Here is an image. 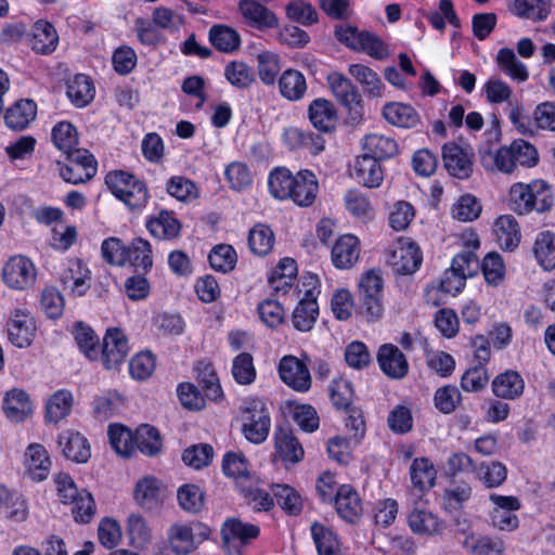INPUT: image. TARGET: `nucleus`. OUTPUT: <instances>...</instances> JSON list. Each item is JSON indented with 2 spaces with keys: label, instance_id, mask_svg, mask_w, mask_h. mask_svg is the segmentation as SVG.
Instances as JSON below:
<instances>
[{
  "label": "nucleus",
  "instance_id": "nucleus-22",
  "mask_svg": "<svg viewBox=\"0 0 555 555\" xmlns=\"http://www.w3.org/2000/svg\"><path fill=\"white\" fill-rule=\"evenodd\" d=\"M25 469L35 481L44 480L51 469V459L47 449L40 443H30L25 451Z\"/></svg>",
  "mask_w": 555,
  "mask_h": 555
},
{
  "label": "nucleus",
  "instance_id": "nucleus-27",
  "mask_svg": "<svg viewBox=\"0 0 555 555\" xmlns=\"http://www.w3.org/2000/svg\"><path fill=\"white\" fill-rule=\"evenodd\" d=\"M238 10L245 22L258 29L278 26L275 14L255 0H241Z\"/></svg>",
  "mask_w": 555,
  "mask_h": 555
},
{
  "label": "nucleus",
  "instance_id": "nucleus-14",
  "mask_svg": "<svg viewBox=\"0 0 555 555\" xmlns=\"http://www.w3.org/2000/svg\"><path fill=\"white\" fill-rule=\"evenodd\" d=\"M129 352L128 340L118 327L107 328L103 338L101 360L105 369L115 370L126 359Z\"/></svg>",
  "mask_w": 555,
  "mask_h": 555
},
{
  "label": "nucleus",
  "instance_id": "nucleus-50",
  "mask_svg": "<svg viewBox=\"0 0 555 555\" xmlns=\"http://www.w3.org/2000/svg\"><path fill=\"white\" fill-rule=\"evenodd\" d=\"M464 547L474 555H502L505 545L500 538L468 535Z\"/></svg>",
  "mask_w": 555,
  "mask_h": 555
},
{
  "label": "nucleus",
  "instance_id": "nucleus-64",
  "mask_svg": "<svg viewBox=\"0 0 555 555\" xmlns=\"http://www.w3.org/2000/svg\"><path fill=\"white\" fill-rule=\"evenodd\" d=\"M155 366L156 359L151 352H139L129 362V373L133 379L145 380L152 376Z\"/></svg>",
  "mask_w": 555,
  "mask_h": 555
},
{
  "label": "nucleus",
  "instance_id": "nucleus-29",
  "mask_svg": "<svg viewBox=\"0 0 555 555\" xmlns=\"http://www.w3.org/2000/svg\"><path fill=\"white\" fill-rule=\"evenodd\" d=\"M385 120L399 128H414L421 122L416 109L406 103L388 102L382 109Z\"/></svg>",
  "mask_w": 555,
  "mask_h": 555
},
{
  "label": "nucleus",
  "instance_id": "nucleus-44",
  "mask_svg": "<svg viewBox=\"0 0 555 555\" xmlns=\"http://www.w3.org/2000/svg\"><path fill=\"white\" fill-rule=\"evenodd\" d=\"M67 96L78 107L86 106L94 96L91 79L83 74H77L67 82Z\"/></svg>",
  "mask_w": 555,
  "mask_h": 555
},
{
  "label": "nucleus",
  "instance_id": "nucleus-57",
  "mask_svg": "<svg viewBox=\"0 0 555 555\" xmlns=\"http://www.w3.org/2000/svg\"><path fill=\"white\" fill-rule=\"evenodd\" d=\"M475 474L487 488H498L506 480L507 469L500 462H490L476 467Z\"/></svg>",
  "mask_w": 555,
  "mask_h": 555
},
{
  "label": "nucleus",
  "instance_id": "nucleus-48",
  "mask_svg": "<svg viewBox=\"0 0 555 555\" xmlns=\"http://www.w3.org/2000/svg\"><path fill=\"white\" fill-rule=\"evenodd\" d=\"M197 379L203 386L205 396L209 400H218L222 397V389L219 384L215 367L208 361L202 360L196 364Z\"/></svg>",
  "mask_w": 555,
  "mask_h": 555
},
{
  "label": "nucleus",
  "instance_id": "nucleus-11",
  "mask_svg": "<svg viewBox=\"0 0 555 555\" xmlns=\"http://www.w3.org/2000/svg\"><path fill=\"white\" fill-rule=\"evenodd\" d=\"M308 288L305 296L300 299L292 315L294 327L300 332H309L314 326L319 314L317 297L320 294L317 276L308 278Z\"/></svg>",
  "mask_w": 555,
  "mask_h": 555
},
{
  "label": "nucleus",
  "instance_id": "nucleus-55",
  "mask_svg": "<svg viewBox=\"0 0 555 555\" xmlns=\"http://www.w3.org/2000/svg\"><path fill=\"white\" fill-rule=\"evenodd\" d=\"M74 337L79 349L83 354L90 359L95 360L99 358V337L94 331L83 323H77L74 328Z\"/></svg>",
  "mask_w": 555,
  "mask_h": 555
},
{
  "label": "nucleus",
  "instance_id": "nucleus-10",
  "mask_svg": "<svg viewBox=\"0 0 555 555\" xmlns=\"http://www.w3.org/2000/svg\"><path fill=\"white\" fill-rule=\"evenodd\" d=\"M423 256L411 238H400L388 250L387 263L397 274H412L421 266Z\"/></svg>",
  "mask_w": 555,
  "mask_h": 555
},
{
  "label": "nucleus",
  "instance_id": "nucleus-31",
  "mask_svg": "<svg viewBox=\"0 0 555 555\" xmlns=\"http://www.w3.org/2000/svg\"><path fill=\"white\" fill-rule=\"evenodd\" d=\"M278 85L281 96L291 102L302 100L308 90L305 75L293 68L285 69L281 74Z\"/></svg>",
  "mask_w": 555,
  "mask_h": 555
},
{
  "label": "nucleus",
  "instance_id": "nucleus-52",
  "mask_svg": "<svg viewBox=\"0 0 555 555\" xmlns=\"http://www.w3.org/2000/svg\"><path fill=\"white\" fill-rule=\"evenodd\" d=\"M108 439L118 455L128 457L133 453L134 436L127 427L119 424L109 425Z\"/></svg>",
  "mask_w": 555,
  "mask_h": 555
},
{
  "label": "nucleus",
  "instance_id": "nucleus-9",
  "mask_svg": "<svg viewBox=\"0 0 555 555\" xmlns=\"http://www.w3.org/2000/svg\"><path fill=\"white\" fill-rule=\"evenodd\" d=\"M67 164L61 170V177L68 183L79 184L91 180L98 171L94 156L87 150L77 149L65 153Z\"/></svg>",
  "mask_w": 555,
  "mask_h": 555
},
{
  "label": "nucleus",
  "instance_id": "nucleus-30",
  "mask_svg": "<svg viewBox=\"0 0 555 555\" xmlns=\"http://www.w3.org/2000/svg\"><path fill=\"white\" fill-rule=\"evenodd\" d=\"M493 234L499 246L504 250L515 249L520 242V229L512 215H502L493 223Z\"/></svg>",
  "mask_w": 555,
  "mask_h": 555
},
{
  "label": "nucleus",
  "instance_id": "nucleus-3",
  "mask_svg": "<svg viewBox=\"0 0 555 555\" xmlns=\"http://www.w3.org/2000/svg\"><path fill=\"white\" fill-rule=\"evenodd\" d=\"M57 495L62 503L73 505L72 513L77 522L88 524L94 515L95 504L90 492L79 490L73 478L65 473L54 476Z\"/></svg>",
  "mask_w": 555,
  "mask_h": 555
},
{
  "label": "nucleus",
  "instance_id": "nucleus-46",
  "mask_svg": "<svg viewBox=\"0 0 555 555\" xmlns=\"http://www.w3.org/2000/svg\"><path fill=\"white\" fill-rule=\"evenodd\" d=\"M295 176L285 167H276L269 173L268 188L270 194L278 199H288Z\"/></svg>",
  "mask_w": 555,
  "mask_h": 555
},
{
  "label": "nucleus",
  "instance_id": "nucleus-32",
  "mask_svg": "<svg viewBox=\"0 0 555 555\" xmlns=\"http://www.w3.org/2000/svg\"><path fill=\"white\" fill-rule=\"evenodd\" d=\"M495 63L501 73L517 83H524L529 79V69L519 61L511 48H501L495 55Z\"/></svg>",
  "mask_w": 555,
  "mask_h": 555
},
{
  "label": "nucleus",
  "instance_id": "nucleus-19",
  "mask_svg": "<svg viewBox=\"0 0 555 555\" xmlns=\"http://www.w3.org/2000/svg\"><path fill=\"white\" fill-rule=\"evenodd\" d=\"M318 192L319 182L315 175L308 169L299 170L295 175L292 195L288 199L300 207H308L314 203Z\"/></svg>",
  "mask_w": 555,
  "mask_h": 555
},
{
  "label": "nucleus",
  "instance_id": "nucleus-26",
  "mask_svg": "<svg viewBox=\"0 0 555 555\" xmlns=\"http://www.w3.org/2000/svg\"><path fill=\"white\" fill-rule=\"evenodd\" d=\"M165 496L166 491L156 478L146 476L137 482L134 500L141 507L154 509L164 502Z\"/></svg>",
  "mask_w": 555,
  "mask_h": 555
},
{
  "label": "nucleus",
  "instance_id": "nucleus-41",
  "mask_svg": "<svg viewBox=\"0 0 555 555\" xmlns=\"http://www.w3.org/2000/svg\"><path fill=\"white\" fill-rule=\"evenodd\" d=\"M275 450L283 461L297 463L304 457V449L292 431L279 429L274 434Z\"/></svg>",
  "mask_w": 555,
  "mask_h": 555
},
{
  "label": "nucleus",
  "instance_id": "nucleus-28",
  "mask_svg": "<svg viewBox=\"0 0 555 555\" xmlns=\"http://www.w3.org/2000/svg\"><path fill=\"white\" fill-rule=\"evenodd\" d=\"M353 177L366 188H378L384 180V170L374 156L363 154L354 162Z\"/></svg>",
  "mask_w": 555,
  "mask_h": 555
},
{
  "label": "nucleus",
  "instance_id": "nucleus-47",
  "mask_svg": "<svg viewBox=\"0 0 555 555\" xmlns=\"http://www.w3.org/2000/svg\"><path fill=\"white\" fill-rule=\"evenodd\" d=\"M311 535L319 555H339V541L331 528L320 522H313Z\"/></svg>",
  "mask_w": 555,
  "mask_h": 555
},
{
  "label": "nucleus",
  "instance_id": "nucleus-51",
  "mask_svg": "<svg viewBox=\"0 0 555 555\" xmlns=\"http://www.w3.org/2000/svg\"><path fill=\"white\" fill-rule=\"evenodd\" d=\"M482 91L487 102L490 104L498 105L505 103L507 106L509 103H515V100H513V89L501 78H489L482 86Z\"/></svg>",
  "mask_w": 555,
  "mask_h": 555
},
{
  "label": "nucleus",
  "instance_id": "nucleus-8",
  "mask_svg": "<svg viewBox=\"0 0 555 555\" xmlns=\"http://www.w3.org/2000/svg\"><path fill=\"white\" fill-rule=\"evenodd\" d=\"M2 280L11 289L27 291L36 283L37 268L26 256H12L3 264Z\"/></svg>",
  "mask_w": 555,
  "mask_h": 555
},
{
  "label": "nucleus",
  "instance_id": "nucleus-17",
  "mask_svg": "<svg viewBox=\"0 0 555 555\" xmlns=\"http://www.w3.org/2000/svg\"><path fill=\"white\" fill-rule=\"evenodd\" d=\"M91 271L80 259L68 260L61 274V282L65 289L76 296H82L90 288Z\"/></svg>",
  "mask_w": 555,
  "mask_h": 555
},
{
  "label": "nucleus",
  "instance_id": "nucleus-62",
  "mask_svg": "<svg viewBox=\"0 0 555 555\" xmlns=\"http://www.w3.org/2000/svg\"><path fill=\"white\" fill-rule=\"evenodd\" d=\"M481 205L473 195L461 196L452 206L451 214L454 219L463 222H469L479 217Z\"/></svg>",
  "mask_w": 555,
  "mask_h": 555
},
{
  "label": "nucleus",
  "instance_id": "nucleus-24",
  "mask_svg": "<svg viewBox=\"0 0 555 555\" xmlns=\"http://www.w3.org/2000/svg\"><path fill=\"white\" fill-rule=\"evenodd\" d=\"M335 507L338 515L348 522L357 521L363 512L359 493L349 485L338 488L335 495Z\"/></svg>",
  "mask_w": 555,
  "mask_h": 555
},
{
  "label": "nucleus",
  "instance_id": "nucleus-5",
  "mask_svg": "<svg viewBox=\"0 0 555 555\" xmlns=\"http://www.w3.org/2000/svg\"><path fill=\"white\" fill-rule=\"evenodd\" d=\"M209 535V527L199 521L177 522L168 530L170 548L177 555L192 553L201 543L208 540Z\"/></svg>",
  "mask_w": 555,
  "mask_h": 555
},
{
  "label": "nucleus",
  "instance_id": "nucleus-56",
  "mask_svg": "<svg viewBox=\"0 0 555 555\" xmlns=\"http://www.w3.org/2000/svg\"><path fill=\"white\" fill-rule=\"evenodd\" d=\"M137 269L149 271L153 266L151 244L141 237L134 238L128 246V261Z\"/></svg>",
  "mask_w": 555,
  "mask_h": 555
},
{
  "label": "nucleus",
  "instance_id": "nucleus-54",
  "mask_svg": "<svg viewBox=\"0 0 555 555\" xmlns=\"http://www.w3.org/2000/svg\"><path fill=\"white\" fill-rule=\"evenodd\" d=\"M51 135L54 145L63 153L77 150L78 133L73 124L68 121H59L52 128Z\"/></svg>",
  "mask_w": 555,
  "mask_h": 555
},
{
  "label": "nucleus",
  "instance_id": "nucleus-33",
  "mask_svg": "<svg viewBox=\"0 0 555 555\" xmlns=\"http://www.w3.org/2000/svg\"><path fill=\"white\" fill-rule=\"evenodd\" d=\"M348 73L359 82L370 98H383L385 85L376 72L363 64H351Z\"/></svg>",
  "mask_w": 555,
  "mask_h": 555
},
{
  "label": "nucleus",
  "instance_id": "nucleus-18",
  "mask_svg": "<svg viewBox=\"0 0 555 555\" xmlns=\"http://www.w3.org/2000/svg\"><path fill=\"white\" fill-rule=\"evenodd\" d=\"M63 455L76 463H86L91 456L90 444L79 431L66 429L57 437Z\"/></svg>",
  "mask_w": 555,
  "mask_h": 555
},
{
  "label": "nucleus",
  "instance_id": "nucleus-59",
  "mask_svg": "<svg viewBox=\"0 0 555 555\" xmlns=\"http://www.w3.org/2000/svg\"><path fill=\"white\" fill-rule=\"evenodd\" d=\"M514 129L524 135H533L535 124L532 122L530 116L526 113L524 105L515 100L504 108Z\"/></svg>",
  "mask_w": 555,
  "mask_h": 555
},
{
  "label": "nucleus",
  "instance_id": "nucleus-61",
  "mask_svg": "<svg viewBox=\"0 0 555 555\" xmlns=\"http://www.w3.org/2000/svg\"><path fill=\"white\" fill-rule=\"evenodd\" d=\"M222 470L225 476L235 480H246L249 477L248 463L242 452H227L222 460Z\"/></svg>",
  "mask_w": 555,
  "mask_h": 555
},
{
  "label": "nucleus",
  "instance_id": "nucleus-25",
  "mask_svg": "<svg viewBox=\"0 0 555 555\" xmlns=\"http://www.w3.org/2000/svg\"><path fill=\"white\" fill-rule=\"evenodd\" d=\"M332 261L338 269H349L359 260L360 242L352 234L340 236L332 247Z\"/></svg>",
  "mask_w": 555,
  "mask_h": 555
},
{
  "label": "nucleus",
  "instance_id": "nucleus-42",
  "mask_svg": "<svg viewBox=\"0 0 555 555\" xmlns=\"http://www.w3.org/2000/svg\"><path fill=\"white\" fill-rule=\"evenodd\" d=\"M363 149L365 155H372L375 159H386L398 153L397 142L387 135L372 133L364 138Z\"/></svg>",
  "mask_w": 555,
  "mask_h": 555
},
{
  "label": "nucleus",
  "instance_id": "nucleus-60",
  "mask_svg": "<svg viewBox=\"0 0 555 555\" xmlns=\"http://www.w3.org/2000/svg\"><path fill=\"white\" fill-rule=\"evenodd\" d=\"M208 260L214 270L229 272L234 269L237 255L231 245L220 244L211 249Z\"/></svg>",
  "mask_w": 555,
  "mask_h": 555
},
{
  "label": "nucleus",
  "instance_id": "nucleus-12",
  "mask_svg": "<svg viewBox=\"0 0 555 555\" xmlns=\"http://www.w3.org/2000/svg\"><path fill=\"white\" fill-rule=\"evenodd\" d=\"M9 340L17 348L29 347L36 336V322L26 309H15L8 323Z\"/></svg>",
  "mask_w": 555,
  "mask_h": 555
},
{
  "label": "nucleus",
  "instance_id": "nucleus-20",
  "mask_svg": "<svg viewBox=\"0 0 555 555\" xmlns=\"http://www.w3.org/2000/svg\"><path fill=\"white\" fill-rule=\"evenodd\" d=\"M377 361L384 374L391 378H402L406 375L409 364L402 351L395 345L380 346Z\"/></svg>",
  "mask_w": 555,
  "mask_h": 555
},
{
  "label": "nucleus",
  "instance_id": "nucleus-36",
  "mask_svg": "<svg viewBox=\"0 0 555 555\" xmlns=\"http://www.w3.org/2000/svg\"><path fill=\"white\" fill-rule=\"evenodd\" d=\"M410 529L416 534L431 535L442 532L444 524L431 512L415 508L409 517Z\"/></svg>",
  "mask_w": 555,
  "mask_h": 555
},
{
  "label": "nucleus",
  "instance_id": "nucleus-21",
  "mask_svg": "<svg viewBox=\"0 0 555 555\" xmlns=\"http://www.w3.org/2000/svg\"><path fill=\"white\" fill-rule=\"evenodd\" d=\"M308 118L315 129L327 133L336 127L337 111L330 100L318 98L308 106Z\"/></svg>",
  "mask_w": 555,
  "mask_h": 555
},
{
  "label": "nucleus",
  "instance_id": "nucleus-40",
  "mask_svg": "<svg viewBox=\"0 0 555 555\" xmlns=\"http://www.w3.org/2000/svg\"><path fill=\"white\" fill-rule=\"evenodd\" d=\"M150 233L159 240L176 238L181 230V224L171 212L160 211L146 223Z\"/></svg>",
  "mask_w": 555,
  "mask_h": 555
},
{
  "label": "nucleus",
  "instance_id": "nucleus-38",
  "mask_svg": "<svg viewBox=\"0 0 555 555\" xmlns=\"http://www.w3.org/2000/svg\"><path fill=\"white\" fill-rule=\"evenodd\" d=\"M74 404V397L69 390L60 389L50 396L46 403V420L49 423H59L69 415Z\"/></svg>",
  "mask_w": 555,
  "mask_h": 555
},
{
  "label": "nucleus",
  "instance_id": "nucleus-1",
  "mask_svg": "<svg viewBox=\"0 0 555 555\" xmlns=\"http://www.w3.org/2000/svg\"><path fill=\"white\" fill-rule=\"evenodd\" d=\"M508 196L509 208L520 216L531 211L544 212L553 205L551 188L543 180L514 183L509 189Z\"/></svg>",
  "mask_w": 555,
  "mask_h": 555
},
{
  "label": "nucleus",
  "instance_id": "nucleus-35",
  "mask_svg": "<svg viewBox=\"0 0 555 555\" xmlns=\"http://www.w3.org/2000/svg\"><path fill=\"white\" fill-rule=\"evenodd\" d=\"M59 36L53 25L47 21H38L33 26L30 44L38 53L49 54L57 46Z\"/></svg>",
  "mask_w": 555,
  "mask_h": 555
},
{
  "label": "nucleus",
  "instance_id": "nucleus-6",
  "mask_svg": "<svg viewBox=\"0 0 555 555\" xmlns=\"http://www.w3.org/2000/svg\"><path fill=\"white\" fill-rule=\"evenodd\" d=\"M222 546L229 555H242L244 548L260 534L257 525L228 518L221 526Z\"/></svg>",
  "mask_w": 555,
  "mask_h": 555
},
{
  "label": "nucleus",
  "instance_id": "nucleus-34",
  "mask_svg": "<svg viewBox=\"0 0 555 555\" xmlns=\"http://www.w3.org/2000/svg\"><path fill=\"white\" fill-rule=\"evenodd\" d=\"M525 382L521 375L513 370L499 374L492 382L493 393L503 399L514 400L521 396Z\"/></svg>",
  "mask_w": 555,
  "mask_h": 555
},
{
  "label": "nucleus",
  "instance_id": "nucleus-7",
  "mask_svg": "<svg viewBox=\"0 0 555 555\" xmlns=\"http://www.w3.org/2000/svg\"><path fill=\"white\" fill-rule=\"evenodd\" d=\"M491 507L488 512L490 524L500 531L512 532L519 527V518L515 514L521 508L520 500L514 495L491 493Z\"/></svg>",
  "mask_w": 555,
  "mask_h": 555
},
{
  "label": "nucleus",
  "instance_id": "nucleus-4",
  "mask_svg": "<svg viewBox=\"0 0 555 555\" xmlns=\"http://www.w3.org/2000/svg\"><path fill=\"white\" fill-rule=\"evenodd\" d=\"M240 415L245 438L255 444L263 442L271 427L267 403L259 398H247L240 406Z\"/></svg>",
  "mask_w": 555,
  "mask_h": 555
},
{
  "label": "nucleus",
  "instance_id": "nucleus-37",
  "mask_svg": "<svg viewBox=\"0 0 555 555\" xmlns=\"http://www.w3.org/2000/svg\"><path fill=\"white\" fill-rule=\"evenodd\" d=\"M37 114V105L33 100H21L10 107L5 115V125L13 130L25 129Z\"/></svg>",
  "mask_w": 555,
  "mask_h": 555
},
{
  "label": "nucleus",
  "instance_id": "nucleus-13",
  "mask_svg": "<svg viewBox=\"0 0 555 555\" xmlns=\"http://www.w3.org/2000/svg\"><path fill=\"white\" fill-rule=\"evenodd\" d=\"M282 382L298 392H307L311 387V375L307 365L294 356H285L279 363Z\"/></svg>",
  "mask_w": 555,
  "mask_h": 555
},
{
  "label": "nucleus",
  "instance_id": "nucleus-53",
  "mask_svg": "<svg viewBox=\"0 0 555 555\" xmlns=\"http://www.w3.org/2000/svg\"><path fill=\"white\" fill-rule=\"evenodd\" d=\"M209 40L219 51L230 53L240 46V35L231 27L225 25H215L210 28Z\"/></svg>",
  "mask_w": 555,
  "mask_h": 555
},
{
  "label": "nucleus",
  "instance_id": "nucleus-16",
  "mask_svg": "<svg viewBox=\"0 0 555 555\" xmlns=\"http://www.w3.org/2000/svg\"><path fill=\"white\" fill-rule=\"evenodd\" d=\"M326 83L336 101L344 107L351 109L361 103V95L352 81L339 72H331L326 76Z\"/></svg>",
  "mask_w": 555,
  "mask_h": 555
},
{
  "label": "nucleus",
  "instance_id": "nucleus-43",
  "mask_svg": "<svg viewBox=\"0 0 555 555\" xmlns=\"http://www.w3.org/2000/svg\"><path fill=\"white\" fill-rule=\"evenodd\" d=\"M533 253L545 271L555 269V234L551 231L539 233L534 241Z\"/></svg>",
  "mask_w": 555,
  "mask_h": 555
},
{
  "label": "nucleus",
  "instance_id": "nucleus-45",
  "mask_svg": "<svg viewBox=\"0 0 555 555\" xmlns=\"http://www.w3.org/2000/svg\"><path fill=\"white\" fill-rule=\"evenodd\" d=\"M134 436V449L147 456H154L162 450V438L159 431L147 424L137 428Z\"/></svg>",
  "mask_w": 555,
  "mask_h": 555
},
{
  "label": "nucleus",
  "instance_id": "nucleus-58",
  "mask_svg": "<svg viewBox=\"0 0 555 555\" xmlns=\"http://www.w3.org/2000/svg\"><path fill=\"white\" fill-rule=\"evenodd\" d=\"M274 498L283 511L289 515H298L302 509L300 494L288 485H274L272 487Z\"/></svg>",
  "mask_w": 555,
  "mask_h": 555
},
{
  "label": "nucleus",
  "instance_id": "nucleus-2",
  "mask_svg": "<svg viewBox=\"0 0 555 555\" xmlns=\"http://www.w3.org/2000/svg\"><path fill=\"white\" fill-rule=\"evenodd\" d=\"M105 184L111 193L131 210H140L147 204L149 191L145 183L128 171H109L105 176Z\"/></svg>",
  "mask_w": 555,
  "mask_h": 555
},
{
  "label": "nucleus",
  "instance_id": "nucleus-49",
  "mask_svg": "<svg viewBox=\"0 0 555 555\" xmlns=\"http://www.w3.org/2000/svg\"><path fill=\"white\" fill-rule=\"evenodd\" d=\"M248 245L257 256L268 255L274 245L273 231L266 224L258 223L249 230Z\"/></svg>",
  "mask_w": 555,
  "mask_h": 555
},
{
  "label": "nucleus",
  "instance_id": "nucleus-15",
  "mask_svg": "<svg viewBox=\"0 0 555 555\" xmlns=\"http://www.w3.org/2000/svg\"><path fill=\"white\" fill-rule=\"evenodd\" d=\"M2 411L10 422L23 423L33 415L34 404L25 390L13 388L3 397Z\"/></svg>",
  "mask_w": 555,
  "mask_h": 555
},
{
  "label": "nucleus",
  "instance_id": "nucleus-63",
  "mask_svg": "<svg viewBox=\"0 0 555 555\" xmlns=\"http://www.w3.org/2000/svg\"><path fill=\"white\" fill-rule=\"evenodd\" d=\"M227 80L234 87L248 88L255 80L253 69L243 62H231L224 68Z\"/></svg>",
  "mask_w": 555,
  "mask_h": 555
},
{
  "label": "nucleus",
  "instance_id": "nucleus-23",
  "mask_svg": "<svg viewBox=\"0 0 555 555\" xmlns=\"http://www.w3.org/2000/svg\"><path fill=\"white\" fill-rule=\"evenodd\" d=\"M442 159L448 172L459 179H466L473 171L469 155L455 143H447L442 147Z\"/></svg>",
  "mask_w": 555,
  "mask_h": 555
},
{
  "label": "nucleus",
  "instance_id": "nucleus-39",
  "mask_svg": "<svg viewBox=\"0 0 555 555\" xmlns=\"http://www.w3.org/2000/svg\"><path fill=\"white\" fill-rule=\"evenodd\" d=\"M437 470L427 457H417L410 467V477L414 488L421 492L434 487Z\"/></svg>",
  "mask_w": 555,
  "mask_h": 555
}]
</instances>
